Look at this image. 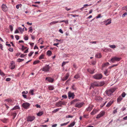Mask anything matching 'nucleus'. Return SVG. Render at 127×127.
Listing matches in <instances>:
<instances>
[{"mask_svg": "<svg viewBox=\"0 0 127 127\" xmlns=\"http://www.w3.org/2000/svg\"><path fill=\"white\" fill-rule=\"evenodd\" d=\"M122 99L123 98L121 96H120L117 98V102L119 103H120Z\"/></svg>", "mask_w": 127, "mask_h": 127, "instance_id": "nucleus-18", "label": "nucleus"}, {"mask_svg": "<svg viewBox=\"0 0 127 127\" xmlns=\"http://www.w3.org/2000/svg\"><path fill=\"white\" fill-rule=\"evenodd\" d=\"M19 108V107L17 105L16 106H15L14 107H13V108L11 109V110H16V109H18Z\"/></svg>", "mask_w": 127, "mask_h": 127, "instance_id": "nucleus-28", "label": "nucleus"}, {"mask_svg": "<svg viewBox=\"0 0 127 127\" xmlns=\"http://www.w3.org/2000/svg\"><path fill=\"white\" fill-rule=\"evenodd\" d=\"M61 108H57L56 109H55L52 112L53 113H55L58 111H59L60 109H61Z\"/></svg>", "mask_w": 127, "mask_h": 127, "instance_id": "nucleus-32", "label": "nucleus"}, {"mask_svg": "<svg viewBox=\"0 0 127 127\" xmlns=\"http://www.w3.org/2000/svg\"><path fill=\"white\" fill-rule=\"evenodd\" d=\"M79 75L78 74H77L75 76H74V78H75L77 79L79 78Z\"/></svg>", "mask_w": 127, "mask_h": 127, "instance_id": "nucleus-45", "label": "nucleus"}, {"mask_svg": "<svg viewBox=\"0 0 127 127\" xmlns=\"http://www.w3.org/2000/svg\"><path fill=\"white\" fill-rule=\"evenodd\" d=\"M69 123V121L67 122L66 123H65L63 124H61V126H65L67 125Z\"/></svg>", "mask_w": 127, "mask_h": 127, "instance_id": "nucleus-34", "label": "nucleus"}, {"mask_svg": "<svg viewBox=\"0 0 127 127\" xmlns=\"http://www.w3.org/2000/svg\"><path fill=\"white\" fill-rule=\"evenodd\" d=\"M52 53L51 51L50 50L48 51L47 52V54L49 56H50L51 55Z\"/></svg>", "mask_w": 127, "mask_h": 127, "instance_id": "nucleus-26", "label": "nucleus"}, {"mask_svg": "<svg viewBox=\"0 0 127 127\" xmlns=\"http://www.w3.org/2000/svg\"><path fill=\"white\" fill-rule=\"evenodd\" d=\"M30 105V104L29 103L25 102L23 103L22 104V106L24 108L28 109L29 108Z\"/></svg>", "mask_w": 127, "mask_h": 127, "instance_id": "nucleus-7", "label": "nucleus"}, {"mask_svg": "<svg viewBox=\"0 0 127 127\" xmlns=\"http://www.w3.org/2000/svg\"><path fill=\"white\" fill-rule=\"evenodd\" d=\"M2 9L5 12L7 10V7L5 5L3 4L1 6Z\"/></svg>", "mask_w": 127, "mask_h": 127, "instance_id": "nucleus-11", "label": "nucleus"}, {"mask_svg": "<svg viewBox=\"0 0 127 127\" xmlns=\"http://www.w3.org/2000/svg\"><path fill=\"white\" fill-rule=\"evenodd\" d=\"M35 119L34 117L29 116L27 118V121L32 122Z\"/></svg>", "mask_w": 127, "mask_h": 127, "instance_id": "nucleus-12", "label": "nucleus"}, {"mask_svg": "<svg viewBox=\"0 0 127 127\" xmlns=\"http://www.w3.org/2000/svg\"><path fill=\"white\" fill-rule=\"evenodd\" d=\"M59 43H54V44H53V45L54 46H56L57 47H58V46H57V45L58 44H59Z\"/></svg>", "mask_w": 127, "mask_h": 127, "instance_id": "nucleus-62", "label": "nucleus"}, {"mask_svg": "<svg viewBox=\"0 0 127 127\" xmlns=\"http://www.w3.org/2000/svg\"><path fill=\"white\" fill-rule=\"evenodd\" d=\"M127 12L125 13L124 14L122 15V17H125L127 15Z\"/></svg>", "mask_w": 127, "mask_h": 127, "instance_id": "nucleus-54", "label": "nucleus"}, {"mask_svg": "<svg viewBox=\"0 0 127 127\" xmlns=\"http://www.w3.org/2000/svg\"><path fill=\"white\" fill-rule=\"evenodd\" d=\"M122 9L123 10H126V11H127V6L124 7L122 8Z\"/></svg>", "mask_w": 127, "mask_h": 127, "instance_id": "nucleus-52", "label": "nucleus"}, {"mask_svg": "<svg viewBox=\"0 0 127 127\" xmlns=\"http://www.w3.org/2000/svg\"><path fill=\"white\" fill-rule=\"evenodd\" d=\"M50 69L49 65H46L43 68L41 69L42 71L44 72L48 71Z\"/></svg>", "mask_w": 127, "mask_h": 127, "instance_id": "nucleus-4", "label": "nucleus"}, {"mask_svg": "<svg viewBox=\"0 0 127 127\" xmlns=\"http://www.w3.org/2000/svg\"><path fill=\"white\" fill-rule=\"evenodd\" d=\"M104 24L106 26H107L110 24L111 23V20L110 19H108L107 20L103 21Z\"/></svg>", "mask_w": 127, "mask_h": 127, "instance_id": "nucleus-9", "label": "nucleus"}, {"mask_svg": "<svg viewBox=\"0 0 127 127\" xmlns=\"http://www.w3.org/2000/svg\"><path fill=\"white\" fill-rule=\"evenodd\" d=\"M126 95V94H125V93L124 92H123L121 95L123 97H124Z\"/></svg>", "mask_w": 127, "mask_h": 127, "instance_id": "nucleus-48", "label": "nucleus"}, {"mask_svg": "<svg viewBox=\"0 0 127 127\" xmlns=\"http://www.w3.org/2000/svg\"><path fill=\"white\" fill-rule=\"evenodd\" d=\"M105 112L104 111H102L99 114H98L96 117L97 119H98L103 116L105 114Z\"/></svg>", "mask_w": 127, "mask_h": 127, "instance_id": "nucleus-6", "label": "nucleus"}, {"mask_svg": "<svg viewBox=\"0 0 127 127\" xmlns=\"http://www.w3.org/2000/svg\"><path fill=\"white\" fill-rule=\"evenodd\" d=\"M35 106H36V107L37 108H40L41 107L40 106V105H39L38 104H36L35 105Z\"/></svg>", "mask_w": 127, "mask_h": 127, "instance_id": "nucleus-58", "label": "nucleus"}, {"mask_svg": "<svg viewBox=\"0 0 127 127\" xmlns=\"http://www.w3.org/2000/svg\"><path fill=\"white\" fill-rule=\"evenodd\" d=\"M105 84L104 82H101L99 83H98L99 86H101Z\"/></svg>", "mask_w": 127, "mask_h": 127, "instance_id": "nucleus-27", "label": "nucleus"}, {"mask_svg": "<svg viewBox=\"0 0 127 127\" xmlns=\"http://www.w3.org/2000/svg\"><path fill=\"white\" fill-rule=\"evenodd\" d=\"M15 37L16 38L17 40H18L19 39V36L17 35H16L15 36Z\"/></svg>", "mask_w": 127, "mask_h": 127, "instance_id": "nucleus-57", "label": "nucleus"}, {"mask_svg": "<svg viewBox=\"0 0 127 127\" xmlns=\"http://www.w3.org/2000/svg\"><path fill=\"white\" fill-rule=\"evenodd\" d=\"M34 92V90H31L30 91L29 93H30L31 95H33Z\"/></svg>", "mask_w": 127, "mask_h": 127, "instance_id": "nucleus-42", "label": "nucleus"}, {"mask_svg": "<svg viewBox=\"0 0 127 127\" xmlns=\"http://www.w3.org/2000/svg\"><path fill=\"white\" fill-rule=\"evenodd\" d=\"M62 97L64 98H66L67 97V95H63Z\"/></svg>", "mask_w": 127, "mask_h": 127, "instance_id": "nucleus-53", "label": "nucleus"}, {"mask_svg": "<svg viewBox=\"0 0 127 127\" xmlns=\"http://www.w3.org/2000/svg\"><path fill=\"white\" fill-rule=\"evenodd\" d=\"M15 63H12L10 66V68L11 69H13L15 68Z\"/></svg>", "mask_w": 127, "mask_h": 127, "instance_id": "nucleus-20", "label": "nucleus"}, {"mask_svg": "<svg viewBox=\"0 0 127 127\" xmlns=\"http://www.w3.org/2000/svg\"><path fill=\"white\" fill-rule=\"evenodd\" d=\"M43 114V112H40L37 114V115L38 116H40Z\"/></svg>", "mask_w": 127, "mask_h": 127, "instance_id": "nucleus-31", "label": "nucleus"}, {"mask_svg": "<svg viewBox=\"0 0 127 127\" xmlns=\"http://www.w3.org/2000/svg\"><path fill=\"white\" fill-rule=\"evenodd\" d=\"M69 74L68 73H67L65 75V76L62 79V80L63 81H64L66 80L68 78Z\"/></svg>", "mask_w": 127, "mask_h": 127, "instance_id": "nucleus-13", "label": "nucleus"}, {"mask_svg": "<svg viewBox=\"0 0 127 127\" xmlns=\"http://www.w3.org/2000/svg\"><path fill=\"white\" fill-rule=\"evenodd\" d=\"M44 55L43 54H41L39 58V60H41L44 59Z\"/></svg>", "mask_w": 127, "mask_h": 127, "instance_id": "nucleus-25", "label": "nucleus"}, {"mask_svg": "<svg viewBox=\"0 0 127 127\" xmlns=\"http://www.w3.org/2000/svg\"><path fill=\"white\" fill-rule=\"evenodd\" d=\"M32 27H31L29 28V32H32Z\"/></svg>", "mask_w": 127, "mask_h": 127, "instance_id": "nucleus-49", "label": "nucleus"}, {"mask_svg": "<svg viewBox=\"0 0 127 127\" xmlns=\"http://www.w3.org/2000/svg\"><path fill=\"white\" fill-rule=\"evenodd\" d=\"M114 102L113 100L110 101L106 105V106L107 107H110L113 103Z\"/></svg>", "mask_w": 127, "mask_h": 127, "instance_id": "nucleus-17", "label": "nucleus"}, {"mask_svg": "<svg viewBox=\"0 0 127 127\" xmlns=\"http://www.w3.org/2000/svg\"><path fill=\"white\" fill-rule=\"evenodd\" d=\"M59 23V21H55L52 22H51V23H50V25H53L57 23Z\"/></svg>", "mask_w": 127, "mask_h": 127, "instance_id": "nucleus-19", "label": "nucleus"}, {"mask_svg": "<svg viewBox=\"0 0 127 127\" xmlns=\"http://www.w3.org/2000/svg\"><path fill=\"white\" fill-rule=\"evenodd\" d=\"M24 39L25 40H28V36H25L24 37Z\"/></svg>", "mask_w": 127, "mask_h": 127, "instance_id": "nucleus-50", "label": "nucleus"}, {"mask_svg": "<svg viewBox=\"0 0 127 127\" xmlns=\"http://www.w3.org/2000/svg\"><path fill=\"white\" fill-rule=\"evenodd\" d=\"M45 80H47L49 82L52 83L54 81V79L51 77H47L46 78Z\"/></svg>", "mask_w": 127, "mask_h": 127, "instance_id": "nucleus-15", "label": "nucleus"}, {"mask_svg": "<svg viewBox=\"0 0 127 127\" xmlns=\"http://www.w3.org/2000/svg\"><path fill=\"white\" fill-rule=\"evenodd\" d=\"M4 101H7L8 102H12V100L10 98H8L7 99H6Z\"/></svg>", "mask_w": 127, "mask_h": 127, "instance_id": "nucleus-30", "label": "nucleus"}, {"mask_svg": "<svg viewBox=\"0 0 127 127\" xmlns=\"http://www.w3.org/2000/svg\"><path fill=\"white\" fill-rule=\"evenodd\" d=\"M73 116H71L70 115H69L67 116H66V118H73Z\"/></svg>", "mask_w": 127, "mask_h": 127, "instance_id": "nucleus-44", "label": "nucleus"}, {"mask_svg": "<svg viewBox=\"0 0 127 127\" xmlns=\"http://www.w3.org/2000/svg\"><path fill=\"white\" fill-rule=\"evenodd\" d=\"M17 60L19 62H20L24 61V59L19 58Z\"/></svg>", "mask_w": 127, "mask_h": 127, "instance_id": "nucleus-46", "label": "nucleus"}, {"mask_svg": "<svg viewBox=\"0 0 127 127\" xmlns=\"http://www.w3.org/2000/svg\"><path fill=\"white\" fill-rule=\"evenodd\" d=\"M9 28L10 30L12 32L13 30V27L12 25H10L9 26Z\"/></svg>", "mask_w": 127, "mask_h": 127, "instance_id": "nucleus-43", "label": "nucleus"}, {"mask_svg": "<svg viewBox=\"0 0 127 127\" xmlns=\"http://www.w3.org/2000/svg\"><path fill=\"white\" fill-rule=\"evenodd\" d=\"M109 65V63L107 62L106 63H104L102 65L103 67H105L106 66H107Z\"/></svg>", "mask_w": 127, "mask_h": 127, "instance_id": "nucleus-33", "label": "nucleus"}, {"mask_svg": "<svg viewBox=\"0 0 127 127\" xmlns=\"http://www.w3.org/2000/svg\"><path fill=\"white\" fill-rule=\"evenodd\" d=\"M64 22L65 24H68V20H63L62 21H59V23H62V22Z\"/></svg>", "mask_w": 127, "mask_h": 127, "instance_id": "nucleus-29", "label": "nucleus"}, {"mask_svg": "<svg viewBox=\"0 0 127 127\" xmlns=\"http://www.w3.org/2000/svg\"><path fill=\"white\" fill-rule=\"evenodd\" d=\"M104 74L106 76H107L109 75L108 74V71L106 70L105 71H104Z\"/></svg>", "mask_w": 127, "mask_h": 127, "instance_id": "nucleus-39", "label": "nucleus"}, {"mask_svg": "<svg viewBox=\"0 0 127 127\" xmlns=\"http://www.w3.org/2000/svg\"><path fill=\"white\" fill-rule=\"evenodd\" d=\"M64 104V103L63 102L60 101L57 103L56 105L58 107H61L62 105Z\"/></svg>", "mask_w": 127, "mask_h": 127, "instance_id": "nucleus-16", "label": "nucleus"}, {"mask_svg": "<svg viewBox=\"0 0 127 127\" xmlns=\"http://www.w3.org/2000/svg\"><path fill=\"white\" fill-rule=\"evenodd\" d=\"M79 100L77 99H75L73 100L70 103V104H73L75 102L77 101H78Z\"/></svg>", "mask_w": 127, "mask_h": 127, "instance_id": "nucleus-22", "label": "nucleus"}, {"mask_svg": "<svg viewBox=\"0 0 127 127\" xmlns=\"http://www.w3.org/2000/svg\"><path fill=\"white\" fill-rule=\"evenodd\" d=\"M116 89V88H114L106 90L105 92V94L108 96H111L113 95V93L115 91Z\"/></svg>", "mask_w": 127, "mask_h": 127, "instance_id": "nucleus-1", "label": "nucleus"}, {"mask_svg": "<svg viewBox=\"0 0 127 127\" xmlns=\"http://www.w3.org/2000/svg\"><path fill=\"white\" fill-rule=\"evenodd\" d=\"M70 15L72 16L73 17H75L76 16L78 17V15H76L71 14Z\"/></svg>", "mask_w": 127, "mask_h": 127, "instance_id": "nucleus-63", "label": "nucleus"}, {"mask_svg": "<svg viewBox=\"0 0 127 127\" xmlns=\"http://www.w3.org/2000/svg\"><path fill=\"white\" fill-rule=\"evenodd\" d=\"M48 88L50 90H52L54 89V87L52 86H49Z\"/></svg>", "mask_w": 127, "mask_h": 127, "instance_id": "nucleus-37", "label": "nucleus"}, {"mask_svg": "<svg viewBox=\"0 0 127 127\" xmlns=\"http://www.w3.org/2000/svg\"><path fill=\"white\" fill-rule=\"evenodd\" d=\"M93 105H90L86 109V111L90 112L93 109Z\"/></svg>", "mask_w": 127, "mask_h": 127, "instance_id": "nucleus-14", "label": "nucleus"}, {"mask_svg": "<svg viewBox=\"0 0 127 127\" xmlns=\"http://www.w3.org/2000/svg\"><path fill=\"white\" fill-rule=\"evenodd\" d=\"M4 105L5 106L6 108L7 109H8V108H9V107L8 105H7L6 104H4Z\"/></svg>", "mask_w": 127, "mask_h": 127, "instance_id": "nucleus-59", "label": "nucleus"}, {"mask_svg": "<svg viewBox=\"0 0 127 127\" xmlns=\"http://www.w3.org/2000/svg\"><path fill=\"white\" fill-rule=\"evenodd\" d=\"M68 95L69 99L71 97V98L72 99H73L74 98L75 95L73 93H72L70 92H69L68 93Z\"/></svg>", "mask_w": 127, "mask_h": 127, "instance_id": "nucleus-8", "label": "nucleus"}, {"mask_svg": "<svg viewBox=\"0 0 127 127\" xmlns=\"http://www.w3.org/2000/svg\"><path fill=\"white\" fill-rule=\"evenodd\" d=\"M117 108L115 110H114L113 112V114H115L117 112Z\"/></svg>", "mask_w": 127, "mask_h": 127, "instance_id": "nucleus-55", "label": "nucleus"}, {"mask_svg": "<svg viewBox=\"0 0 127 127\" xmlns=\"http://www.w3.org/2000/svg\"><path fill=\"white\" fill-rule=\"evenodd\" d=\"M22 6V5L21 4H19L17 5L16 6V8L17 9L19 8V7H21Z\"/></svg>", "mask_w": 127, "mask_h": 127, "instance_id": "nucleus-35", "label": "nucleus"}, {"mask_svg": "<svg viewBox=\"0 0 127 127\" xmlns=\"http://www.w3.org/2000/svg\"><path fill=\"white\" fill-rule=\"evenodd\" d=\"M0 74L3 76L5 75V74L0 69Z\"/></svg>", "mask_w": 127, "mask_h": 127, "instance_id": "nucleus-36", "label": "nucleus"}, {"mask_svg": "<svg viewBox=\"0 0 127 127\" xmlns=\"http://www.w3.org/2000/svg\"><path fill=\"white\" fill-rule=\"evenodd\" d=\"M34 52L31 51L29 54H28V56L29 57H31L33 53Z\"/></svg>", "mask_w": 127, "mask_h": 127, "instance_id": "nucleus-47", "label": "nucleus"}, {"mask_svg": "<svg viewBox=\"0 0 127 127\" xmlns=\"http://www.w3.org/2000/svg\"><path fill=\"white\" fill-rule=\"evenodd\" d=\"M11 80V79L10 78H7L6 79V80L7 81H9Z\"/></svg>", "mask_w": 127, "mask_h": 127, "instance_id": "nucleus-61", "label": "nucleus"}, {"mask_svg": "<svg viewBox=\"0 0 127 127\" xmlns=\"http://www.w3.org/2000/svg\"><path fill=\"white\" fill-rule=\"evenodd\" d=\"M121 59L120 58H118L116 57H114L112 58L111 59V61L113 63H114L115 62L119 61Z\"/></svg>", "mask_w": 127, "mask_h": 127, "instance_id": "nucleus-3", "label": "nucleus"}, {"mask_svg": "<svg viewBox=\"0 0 127 127\" xmlns=\"http://www.w3.org/2000/svg\"><path fill=\"white\" fill-rule=\"evenodd\" d=\"M95 57L98 58H99L101 57V55L100 53H99L96 55Z\"/></svg>", "mask_w": 127, "mask_h": 127, "instance_id": "nucleus-24", "label": "nucleus"}, {"mask_svg": "<svg viewBox=\"0 0 127 127\" xmlns=\"http://www.w3.org/2000/svg\"><path fill=\"white\" fill-rule=\"evenodd\" d=\"M88 71L91 74H93L94 72V70H91L90 69H88Z\"/></svg>", "mask_w": 127, "mask_h": 127, "instance_id": "nucleus-38", "label": "nucleus"}, {"mask_svg": "<svg viewBox=\"0 0 127 127\" xmlns=\"http://www.w3.org/2000/svg\"><path fill=\"white\" fill-rule=\"evenodd\" d=\"M109 47L111 48H112L113 49H114L116 48V47L115 45H110L109 46Z\"/></svg>", "mask_w": 127, "mask_h": 127, "instance_id": "nucleus-40", "label": "nucleus"}, {"mask_svg": "<svg viewBox=\"0 0 127 127\" xmlns=\"http://www.w3.org/2000/svg\"><path fill=\"white\" fill-rule=\"evenodd\" d=\"M84 104V103L83 102H77L75 106V107L80 108L82 107Z\"/></svg>", "mask_w": 127, "mask_h": 127, "instance_id": "nucleus-5", "label": "nucleus"}, {"mask_svg": "<svg viewBox=\"0 0 127 127\" xmlns=\"http://www.w3.org/2000/svg\"><path fill=\"white\" fill-rule=\"evenodd\" d=\"M102 75L101 74H97L93 76V77L96 79H100L102 77Z\"/></svg>", "mask_w": 127, "mask_h": 127, "instance_id": "nucleus-2", "label": "nucleus"}, {"mask_svg": "<svg viewBox=\"0 0 127 127\" xmlns=\"http://www.w3.org/2000/svg\"><path fill=\"white\" fill-rule=\"evenodd\" d=\"M40 62V61L39 60H37L34 61L33 63V64L35 65L39 63Z\"/></svg>", "mask_w": 127, "mask_h": 127, "instance_id": "nucleus-41", "label": "nucleus"}, {"mask_svg": "<svg viewBox=\"0 0 127 127\" xmlns=\"http://www.w3.org/2000/svg\"><path fill=\"white\" fill-rule=\"evenodd\" d=\"M22 96L23 97L25 98H27V95H25L23 94L22 95Z\"/></svg>", "mask_w": 127, "mask_h": 127, "instance_id": "nucleus-64", "label": "nucleus"}, {"mask_svg": "<svg viewBox=\"0 0 127 127\" xmlns=\"http://www.w3.org/2000/svg\"><path fill=\"white\" fill-rule=\"evenodd\" d=\"M75 122H73L68 125V127H72L75 125Z\"/></svg>", "mask_w": 127, "mask_h": 127, "instance_id": "nucleus-23", "label": "nucleus"}, {"mask_svg": "<svg viewBox=\"0 0 127 127\" xmlns=\"http://www.w3.org/2000/svg\"><path fill=\"white\" fill-rule=\"evenodd\" d=\"M97 111L96 109H94L92 111L91 113V114L92 115H94L96 114Z\"/></svg>", "mask_w": 127, "mask_h": 127, "instance_id": "nucleus-21", "label": "nucleus"}, {"mask_svg": "<svg viewBox=\"0 0 127 127\" xmlns=\"http://www.w3.org/2000/svg\"><path fill=\"white\" fill-rule=\"evenodd\" d=\"M28 93V92L27 91H26V92L25 91H23L22 93V94H27Z\"/></svg>", "mask_w": 127, "mask_h": 127, "instance_id": "nucleus-60", "label": "nucleus"}, {"mask_svg": "<svg viewBox=\"0 0 127 127\" xmlns=\"http://www.w3.org/2000/svg\"><path fill=\"white\" fill-rule=\"evenodd\" d=\"M9 50L10 52H13V50L12 48H10L8 49Z\"/></svg>", "mask_w": 127, "mask_h": 127, "instance_id": "nucleus-56", "label": "nucleus"}, {"mask_svg": "<svg viewBox=\"0 0 127 127\" xmlns=\"http://www.w3.org/2000/svg\"><path fill=\"white\" fill-rule=\"evenodd\" d=\"M18 29L21 32H22L23 30L21 28L19 27L18 28Z\"/></svg>", "mask_w": 127, "mask_h": 127, "instance_id": "nucleus-51", "label": "nucleus"}, {"mask_svg": "<svg viewBox=\"0 0 127 127\" xmlns=\"http://www.w3.org/2000/svg\"><path fill=\"white\" fill-rule=\"evenodd\" d=\"M91 87L94 88L95 87H99L98 83L97 82H95L91 84Z\"/></svg>", "mask_w": 127, "mask_h": 127, "instance_id": "nucleus-10", "label": "nucleus"}]
</instances>
